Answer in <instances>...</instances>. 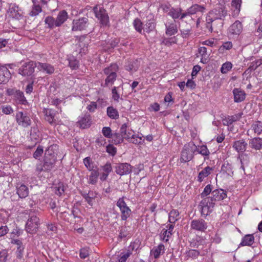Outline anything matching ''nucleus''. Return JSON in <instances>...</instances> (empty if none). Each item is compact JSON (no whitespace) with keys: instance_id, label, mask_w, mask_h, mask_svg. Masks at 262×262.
I'll return each mask as SVG.
<instances>
[{"instance_id":"obj_54","label":"nucleus","mask_w":262,"mask_h":262,"mask_svg":"<svg viewBox=\"0 0 262 262\" xmlns=\"http://www.w3.org/2000/svg\"><path fill=\"white\" fill-rule=\"evenodd\" d=\"M83 163L88 170L90 171L93 170V163L90 157L84 158L83 159Z\"/></svg>"},{"instance_id":"obj_3","label":"nucleus","mask_w":262,"mask_h":262,"mask_svg":"<svg viewBox=\"0 0 262 262\" xmlns=\"http://www.w3.org/2000/svg\"><path fill=\"white\" fill-rule=\"evenodd\" d=\"M56 147V146L55 145H51L48 149L46 150L44 163L43 164L44 171H50L54 166L56 161V157L53 150Z\"/></svg>"},{"instance_id":"obj_21","label":"nucleus","mask_w":262,"mask_h":262,"mask_svg":"<svg viewBox=\"0 0 262 262\" xmlns=\"http://www.w3.org/2000/svg\"><path fill=\"white\" fill-rule=\"evenodd\" d=\"M242 114L239 113L232 116H228L223 119V124L224 125L229 126L233 122L239 120L242 117Z\"/></svg>"},{"instance_id":"obj_5","label":"nucleus","mask_w":262,"mask_h":262,"mask_svg":"<svg viewBox=\"0 0 262 262\" xmlns=\"http://www.w3.org/2000/svg\"><path fill=\"white\" fill-rule=\"evenodd\" d=\"M196 149V146L192 143L185 144L181 152V160L182 161L186 162L190 161Z\"/></svg>"},{"instance_id":"obj_1","label":"nucleus","mask_w":262,"mask_h":262,"mask_svg":"<svg viewBox=\"0 0 262 262\" xmlns=\"http://www.w3.org/2000/svg\"><path fill=\"white\" fill-rule=\"evenodd\" d=\"M227 15V11L224 8L219 7L210 11L206 19V27L209 31L212 32L213 28L212 23L217 20H221Z\"/></svg>"},{"instance_id":"obj_7","label":"nucleus","mask_w":262,"mask_h":262,"mask_svg":"<svg viewBox=\"0 0 262 262\" xmlns=\"http://www.w3.org/2000/svg\"><path fill=\"white\" fill-rule=\"evenodd\" d=\"M39 224V218L36 215H32L28 219L26 223V231L30 233H34L36 232Z\"/></svg>"},{"instance_id":"obj_59","label":"nucleus","mask_w":262,"mask_h":262,"mask_svg":"<svg viewBox=\"0 0 262 262\" xmlns=\"http://www.w3.org/2000/svg\"><path fill=\"white\" fill-rule=\"evenodd\" d=\"M106 151L111 155L114 156L116 155L117 149L113 145L109 144L106 146Z\"/></svg>"},{"instance_id":"obj_17","label":"nucleus","mask_w":262,"mask_h":262,"mask_svg":"<svg viewBox=\"0 0 262 262\" xmlns=\"http://www.w3.org/2000/svg\"><path fill=\"white\" fill-rule=\"evenodd\" d=\"M11 77L8 69L5 66H0V84L6 83Z\"/></svg>"},{"instance_id":"obj_46","label":"nucleus","mask_w":262,"mask_h":262,"mask_svg":"<svg viewBox=\"0 0 262 262\" xmlns=\"http://www.w3.org/2000/svg\"><path fill=\"white\" fill-rule=\"evenodd\" d=\"M111 138L113 139V143L115 144H117L123 142L124 137L121 134L115 133L113 134V136Z\"/></svg>"},{"instance_id":"obj_28","label":"nucleus","mask_w":262,"mask_h":262,"mask_svg":"<svg viewBox=\"0 0 262 262\" xmlns=\"http://www.w3.org/2000/svg\"><path fill=\"white\" fill-rule=\"evenodd\" d=\"M44 113L46 116V120L48 121L50 124H52L55 122V116L56 112L50 108L45 109Z\"/></svg>"},{"instance_id":"obj_23","label":"nucleus","mask_w":262,"mask_h":262,"mask_svg":"<svg viewBox=\"0 0 262 262\" xmlns=\"http://www.w3.org/2000/svg\"><path fill=\"white\" fill-rule=\"evenodd\" d=\"M211 197L213 200L220 201L222 200L227 197L226 192L223 189H215L212 192Z\"/></svg>"},{"instance_id":"obj_31","label":"nucleus","mask_w":262,"mask_h":262,"mask_svg":"<svg viewBox=\"0 0 262 262\" xmlns=\"http://www.w3.org/2000/svg\"><path fill=\"white\" fill-rule=\"evenodd\" d=\"M164 252V246L163 244H160L155 248H154L151 253L153 254L155 258H158L160 255Z\"/></svg>"},{"instance_id":"obj_37","label":"nucleus","mask_w":262,"mask_h":262,"mask_svg":"<svg viewBox=\"0 0 262 262\" xmlns=\"http://www.w3.org/2000/svg\"><path fill=\"white\" fill-rule=\"evenodd\" d=\"M166 34L168 36H171L178 32L177 25L174 24H171L167 26H166Z\"/></svg>"},{"instance_id":"obj_50","label":"nucleus","mask_w":262,"mask_h":262,"mask_svg":"<svg viewBox=\"0 0 262 262\" xmlns=\"http://www.w3.org/2000/svg\"><path fill=\"white\" fill-rule=\"evenodd\" d=\"M196 151L203 156H208L210 154V152L206 145L199 146Z\"/></svg>"},{"instance_id":"obj_61","label":"nucleus","mask_w":262,"mask_h":262,"mask_svg":"<svg viewBox=\"0 0 262 262\" xmlns=\"http://www.w3.org/2000/svg\"><path fill=\"white\" fill-rule=\"evenodd\" d=\"M43 151V147L42 146H38L36 150L33 154V157L35 159L40 157Z\"/></svg>"},{"instance_id":"obj_12","label":"nucleus","mask_w":262,"mask_h":262,"mask_svg":"<svg viewBox=\"0 0 262 262\" xmlns=\"http://www.w3.org/2000/svg\"><path fill=\"white\" fill-rule=\"evenodd\" d=\"M88 26V19L86 17L74 19L72 23V30L73 31H81L85 29Z\"/></svg>"},{"instance_id":"obj_8","label":"nucleus","mask_w":262,"mask_h":262,"mask_svg":"<svg viewBox=\"0 0 262 262\" xmlns=\"http://www.w3.org/2000/svg\"><path fill=\"white\" fill-rule=\"evenodd\" d=\"M116 205L119 208L121 211V220L123 221L126 220L131 214V210L127 206L123 197L118 199Z\"/></svg>"},{"instance_id":"obj_58","label":"nucleus","mask_w":262,"mask_h":262,"mask_svg":"<svg viewBox=\"0 0 262 262\" xmlns=\"http://www.w3.org/2000/svg\"><path fill=\"white\" fill-rule=\"evenodd\" d=\"M176 43L175 38H164L162 41V44L167 46H170L172 44Z\"/></svg>"},{"instance_id":"obj_56","label":"nucleus","mask_w":262,"mask_h":262,"mask_svg":"<svg viewBox=\"0 0 262 262\" xmlns=\"http://www.w3.org/2000/svg\"><path fill=\"white\" fill-rule=\"evenodd\" d=\"M212 191L211 186L210 184L207 185L204 189L203 191L201 193V197L202 198L207 196Z\"/></svg>"},{"instance_id":"obj_20","label":"nucleus","mask_w":262,"mask_h":262,"mask_svg":"<svg viewBox=\"0 0 262 262\" xmlns=\"http://www.w3.org/2000/svg\"><path fill=\"white\" fill-rule=\"evenodd\" d=\"M120 133L123 136L124 138L128 141L134 135V133L132 129L127 126L126 124H123L120 128Z\"/></svg>"},{"instance_id":"obj_10","label":"nucleus","mask_w":262,"mask_h":262,"mask_svg":"<svg viewBox=\"0 0 262 262\" xmlns=\"http://www.w3.org/2000/svg\"><path fill=\"white\" fill-rule=\"evenodd\" d=\"M95 16L100 20L101 24L103 26H107L109 23V17L105 9L103 8H98L95 6L93 8Z\"/></svg>"},{"instance_id":"obj_41","label":"nucleus","mask_w":262,"mask_h":262,"mask_svg":"<svg viewBox=\"0 0 262 262\" xmlns=\"http://www.w3.org/2000/svg\"><path fill=\"white\" fill-rule=\"evenodd\" d=\"M204 9V7L195 4L190 7L188 11V13L192 14L196 13L197 12H203Z\"/></svg>"},{"instance_id":"obj_13","label":"nucleus","mask_w":262,"mask_h":262,"mask_svg":"<svg viewBox=\"0 0 262 262\" xmlns=\"http://www.w3.org/2000/svg\"><path fill=\"white\" fill-rule=\"evenodd\" d=\"M243 25L241 21L236 20L228 29V35L230 36H238L242 32Z\"/></svg>"},{"instance_id":"obj_15","label":"nucleus","mask_w":262,"mask_h":262,"mask_svg":"<svg viewBox=\"0 0 262 262\" xmlns=\"http://www.w3.org/2000/svg\"><path fill=\"white\" fill-rule=\"evenodd\" d=\"M191 228L193 230L204 232L207 228V223L203 219L193 220L190 224Z\"/></svg>"},{"instance_id":"obj_42","label":"nucleus","mask_w":262,"mask_h":262,"mask_svg":"<svg viewBox=\"0 0 262 262\" xmlns=\"http://www.w3.org/2000/svg\"><path fill=\"white\" fill-rule=\"evenodd\" d=\"M252 128L255 133L260 134L262 132V122L257 121L254 122L252 125Z\"/></svg>"},{"instance_id":"obj_25","label":"nucleus","mask_w":262,"mask_h":262,"mask_svg":"<svg viewBox=\"0 0 262 262\" xmlns=\"http://www.w3.org/2000/svg\"><path fill=\"white\" fill-rule=\"evenodd\" d=\"M249 146L252 149L256 150H260L262 148V139L260 138H254L249 141Z\"/></svg>"},{"instance_id":"obj_33","label":"nucleus","mask_w":262,"mask_h":262,"mask_svg":"<svg viewBox=\"0 0 262 262\" xmlns=\"http://www.w3.org/2000/svg\"><path fill=\"white\" fill-rule=\"evenodd\" d=\"M45 23L48 25V28L53 29L55 27H58L57 25L56 19L52 16H47L45 20Z\"/></svg>"},{"instance_id":"obj_30","label":"nucleus","mask_w":262,"mask_h":262,"mask_svg":"<svg viewBox=\"0 0 262 262\" xmlns=\"http://www.w3.org/2000/svg\"><path fill=\"white\" fill-rule=\"evenodd\" d=\"M254 237L252 234L246 235L243 238L239 245L250 246L254 243Z\"/></svg>"},{"instance_id":"obj_19","label":"nucleus","mask_w":262,"mask_h":262,"mask_svg":"<svg viewBox=\"0 0 262 262\" xmlns=\"http://www.w3.org/2000/svg\"><path fill=\"white\" fill-rule=\"evenodd\" d=\"M247 145L244 139H241L233 142L232 147L237 152L243 153L246 151Z\"/></svg>"},{"instance_id":"obj_55","label":"nucleus","mask_w":262,"mask_h":262,"mask_svg":"<svg viewBox=\"0 0 262 262\" xmlns=\"http://www.w3.org/2000/svg\"><path fill=\"white\" fill-rule=\"evenodd\" d=\"M144 141L142 137H139L138 136H136L135 135L131 138V139L129 140L130 142H132L135 144H139L142 143Z\"/></svg>"},{"instance_id":"obj_57","label":"nucleus","mask_w":262,"mask_h":262,"mask_svg":"<svg viewBox=\"0 0 262 262\" xmlns=\"http://www.w3.org/2000/svg\"><path fill=\"white\" fill-rule=\"evenodd\" d=\"M102 132L103 135L107 138H111L113 136L112 130L109 127H104L102 128Z\"/></svg>"},{"instance_id":"obj_51","label":"nucleus","mask_w":262,"mask_h":262,"mask_svg":"<svg viewBox=\"0 0 262 262\" xmlns=\"http://www.w3.org/2000/svg\"><path fill=\"white\" fill-rule=\"evenodd\" d=\"M3 113L6 115H10L13 112L12 107L9 105H3L1 106Z\"/></svg>"},{"instance_id":"obj_63","label":"nucleus","mask_w":262,"mask_h":262,"mask_svg":"<svg viewBox=\"0 0 262 262\" xmlns=\"http://www.w3.org/2000/svg\"><path fill=\"white\" fill-rule=\"evenodd\" d=\"M97 105L95 102H91L89 104L86 106L87 110L90 112H94L97 109Z\"/></svg>"},{"instance_id":"obj_24","label":"nucleus","mask_w":262,"mask_h":262,"mask_svg":"<svg viewBox=\"0 0 262 262\" xmlns=\"http://www.w3.org/2000/svg\"><path fill=\"white\" fill-rule=\"evenodd\" d=\"M78 123H79L80 127L82 128L89 127L91 124V116L89 114H85L80 118Z\"/></svg>"},{"instance_id":"obj_29","label":"nucleus","mask_w":262,"mask_h":262,"mask_svg":"<svg viewBox=\"0 0 262 262\" xmlns=\"http://www.w3.org/2000/svg\"><path fill=\"white\" fill-rule=\"evenodd\" d=\"M212 170V168L209 166L206 167L204 169L199 172L198 177V181L200 182H202L204 178L208 177L211 173Z\"/></svg>"},{"instance_id":"obj_27","label":"nucleus","mask_w":262,"mask_h":262,"mask_svg":"<svg viewBox=\"0 0 262 262\" xmlns=\"http://www.w3.org/2000/svg\"><path fill=\"white\" fill-rule=\"evenodd\" d=\"M17 193L21 199L26 198L29 194L28 188L24 184L17 187Z\"/></svg>"},{"instance_id":"obj_38","label":"nucleus","mask_w":262,"mask_h":262,"mask_svg":"<svg viewBox=\"0 0 262 262\" xmlns=\"http://www.w3.org/2000/svg\"><path fill=\"white\" fill-rule=\"evenodd\" d=\"M179 216V212L177 210H172L169 213V222L171 223H174L178 220Z\"/></svg>"},{"instance_id":"obj_16","label":"nucleus","mask_w":262,"mask_h":262,"mask_svg":"<svg viewBox=\"0 0 262 262\" xmlns=\"http://www.w3.org/2000/svg\"><path fill=\"white\" fill-rule=\"evenodd\" d=\"M115 171L120 176L126 175L131 172L132 167L127 163H120L116 166Z\"/></svg>"},{"instance_id":"obj_26","label":"nucleus","mask_w":262,"mask_h":262,"mask_svg":"<svg viewBox=\"0 0 262 262\" xmlns=\"http://www.w3.org/2000/svg\"><path fill=\"white\" fill-rule=\"evenodd\" d=\"M68 18V14L66 10L60 11L56 18L57 25L58 27L61 26Z\"/></svg>"},{"instance_id":"obj_45","label":"nucleus","mask_w":262,"mask_h":262,"mask_svg":"<svg viewBox=\"0 0 262 262\" xmlns=\"http://www.w3.org/2000/svg\"><path fill=\"white\" fill-rule=\"evenodd\" d=\"M69 66L73 70L76 69L78 68L79 62L74 57H70L68 58Z\"/></svg>"},{"instance_id":"obj_22","label":"nucleus","mask_w":262,"mask_h":262,"mask_svg":"<svg viewBox=\"0 0 262 262\" xmlns=\"http://www.w3.org/2000/svg\"><path fill=\"white\" fill-rule=\"evenodd\" d=\"M234 102L238 103L244 101L246 98L245 92L239 89H234L233 90Z\"/></svg>"},{"instance_id":"obj_40","label":"nucleus","mask_w":262,"mask_h":262,"mask_svg":"<svg viewBox=\"0 0 262 262\" xmlns=\"http://www.w3.org/2000/svg\"><path fill=\"white\" fill-rule=\"evenodd\" d=\"M222 170L228 176H232L233 174V167L229 163L224 164L222 167Z\"/></svg>"},{"instance_id":"obj_4","label":"nucleus","mask_w":262,"mask_h":262,"mask_svg":"<svg viewBox=\"0 0 262 262\" xmlns=\"http://www.w3.org/2000/svg\"><path fill=\"white\" fill-rule=\"evenodd\" d=\"M118 66L116 63H112L104 69V73L107 76L105 80V84L107 86L112 85L116 79L117 72Z\"/></svg>"},{"instance_id":"obj_35","label":"nucleus","mask_w":262,"mask_h":262,"mask_svg":"<svg viewBox=\"0 0 262 262\" xmlns=\"http://www.w3.org/2000/svg\"><path fill=\"white\" fill-rule=\"evenodd\" d=\"M107 114L112 119H117L119 117L118 111L112 106L107 108Z\"/></svg>"},{"instance_id":"obj_36","label":"nucleus","mask_w":262,"mask_h":262,"mask_svg":"<svg viewBox=\"0 0 262 262\" xmlns=\"http://www.w3.org/2000/svg\"><path fill=\"white\" fill-rule=\"evenodd\" d=\"M182 11L180 8H172L169 10L168 14L173 19L179 18L181 15V12Z\"/></svg>"},{"instance_id":"obj_43","label":"nucleus","mask_w":262,"mask_h":262,"mask_svg":"<svg viewBox=\"0 0 262 262\" xmlns=\"http://www.w3.org/2000/svg\"><path fill=\"white\" fill-rule=\"evenodd\" d=\"M42 11L41 7L39 5H33L31 11L29 13L31 16H36Z\"/></svg>"},{"instance_id":"obj_39","label":"nucleus","mask_w":262,"mask_h":262,"mask_svg":"<svg viewBox=\"0 0 262 262\" xmlns=\"http://www.w3.org/2000/svg\"><path fill=\"white\" fill-rule=\"evenodd\" d=\"M136 62L134 60L128 61L125 65V69L128 71H136L138 69V67Z\"/></svg>"},{"instance_id":"obj_32","label":"nucleus","mask_w":262,"mask_h":262,"mask_svg":"<svg viewBox=\"0 0 262 262\" xmlns=\"http://www.w3.org/2000/svg\"><path fill=\"white\" fill-rule=\"evenodd\" d=\"M91 174L89 176L88 183L91 184H96L98 181V178L99 176V172L98 170L93 169L91 170Z\"/></svg>"},{"instance_id":"obj_60","label":"nucleus","mask_w":262,"mask_h":262,"mask_svg":"<svg viewBox=\"0 0 262 262\" xmlns=\"http://www.w3.org/2000/svg\"><path fill=\"white\" fill-rule=\"evenodd\" d=\"M122 255L121 256L120 259H119L118 262H126V259L130 256L132 254V252L128 250L125 253H122Z\"/></svg>"},{"instance_id":"obj_6","label":"nucleus","mask_w":262,"mask_h":262,"mask_svg":"<svg viewBox=\"0 0 262 262\" xmlns=\"http://www.w3.org/2000/svg\"><path fill=\"white\" fill-rule=\"evenodd\" d=\"M215 201L211 197L204 198L200 203V206L202 209V213L204 215H208L211 212L214 204Z\"/></svg>"},{"instance_id":"obj_53","label":"nucleus","mask_w":262,"mask_h":262,"mask_svg":"<svg viewBox=\"0 0 262 262\" xmlns=\"http://www.w3.org/2000/svg\"><path fill=\"white\" fill-rule=\"evenodd\" d=\"M212 25L213 28V31H214V32H217L218 30H220L222 28L223 26V23L221 20H215L212 23Z\"/></svg>"},{"instance_id":"obj_44","label":"nucleus","mask_w":262,"mask_h":262,"mask_svg":"<svg viewBox=\"0 0 262 262\" xmlns=\"http://www.w3.org/2000/svg\"><path fill=\"white\" fill-rule=\"evenodd\" d=\"M155 25L154 20H149L145 25L144 31L147 33H149L155 29Z\"/></svg>"},{"instance_id":"obj_48","label":"nucleus","mask_w":262,"mask_h":262,"mask_svg":"<svg viewBox=\"0 0 262 262\" xmlns=\"http://www.w3.org/2000/svg\"><path fill=\"white\" fill-rule=\"evenodd\" d=\"M232 68V64L230 62H226L222 65L221 68V72L223 74H226L231 70Z\"/></svg>"},{"instance_id":"obj_14","label":"nucleus","mask_w":262,"mask_h":262,"mask_svg":"<svg viewBox=\"0 0 262 262\" xmlns=\"http://www.w3.org/2000/svg\"><path fill=\"white\" fill-rule=\"evenodd\" d=\"M7 13L9 16L16 19H20L23 17L21 10L15 4H10Z\"/></svg>"},{"instance_id":"obj_9","label":"nucleus","mask_w":262,"mask_h":262,"mask_svg":"<svg viewBox=\"0 0 262 262\" xmlns=\"http://www.w3.org/2000/svg\"><path fill=\"white\" fill-rule=\"evenodd\" d=\"M35 67H36V63L29 61L22 65L19 69L18 73L23 76H29L33 74Z\"/></svg>"},{"instance_id":"obj_64","label":"nucleus","mask_w":262,"mask_h":262,"mask_svg":"<svg viewBox=\"0 0 262 262\" xmlns=\"http://www.w3.org/2000/svg\"><path fill=\"white\" fill-rule=\"evenodd\" d=\"M102 169L104 173L109 174L112 171V167L110 163H107L104 166H102Z\"/></svg>"},{"instance_id":"obj_34","label":"nucleus","mask_w":262,"mask_h":262,"mask_svg":"<svg viewBox=\"0 0 262 262\" xmlns=\"http://www.w3.org/2000/svg\"><path fill=\"white\" fill-rule=\"evenodd\" d=\"M14 97L20 104H25L27 102V100L24 95L23 92L19 90L15 91L14 93Z\"/></svg>"},{"instance_id":"obj_52","label":"nucleus","mask_w":262,"mask_h":262,"mask_svg":"<svg viewBox=\"0 0 262 262\" xmlns=\"http://www.w3.org/2000/svg\"><path fill=\"white\" fill-rule=\"evenodd\" d=\"M172 233L168 231L167 229H163L161 233L160 237L162 240L167 242L169 237H170Z\"/></svg>"},{"instance_id":"obj_49","label":"nucleus","mask_w":262,"mask_h":262,"mask_svg":"<svg viewBox=\"0 0 262 262\" xmlns=\"http://www.w3.org/2000/svg\"><path fill=\"white\" fill-rule=\"evenodd\" d=\"M55 193L57 195H61L64 191V186L63 183H58L54 188Z\"/></svg>"},{"instance_id":"obj_11","label":"nucleus","mask_w":262,"mask_h":262,"mask_svg":"<svg viewBox=\"0 0 262 262\" xmlns=\"http://www.w3.org/2000/svg\"><path fill=\"white\" fill-rule=\"evenodd\" d=\"M16 120L17 124L24 127L31 125V120L26 113L18 112L16 114Z\"/></svg>"},{"instance_id":"obj_47","label":"nucleus","mask_w":262,"mask_h":262,"mask_svg":"<svg viewBox=\"0 0 262 262\" xmlns=\"http://www.w3.org/2000/svg\"><path fill=\"white\" fill-rule=\"evenodd\" d=\"M134 26L137 31L141 33L143 29V24L140 19L136 18L133 23Z\"/></svg>"},{"instance_id":"obj_62","label":"nucleus","mask_w":262,"mask_h":262,"mask_svg":"<svg viewBox=\"0 0 262 262\" xmlns=\"http://www.w3.org/2000/svg\"><path fill=\"white\" fill-rule=\"evenodd\" d=\"M242 0H232V6L234 7L235 9L238 12H239L240 7L241 6Z\"/></svg>"},{"instance_id":"obj_2","label":"nucleus","mask_w":262,"mask_h":262,"mask_svg":"<svg viewBox=\"0 0 262 262\" xmlns=\"http://www.w3.org/2000/svg\"><path fill=\"white\" fill-rule=\"evenodd\" d=\"M198 250L191 249L187 252V256L192 258H196L199 255H205L208 252L209 246L203 239H200L195 244Z\"/></svg>"},{"instance_id":"obj_18","label":"nucleus","mask_w":262,"mask_h":262,"mask_svg":"<svg viewBox=\"0 0 262 262\" xmlns=\"http://www.w3.org/2000/svg\"><path fill=\"white\" fill-rule=\"evenodd\" d=\"M36 67L41 72L48 74H52L54 72L55 69L53 66L48 63L37 62Z\"/></svg>"}]
</instances>
